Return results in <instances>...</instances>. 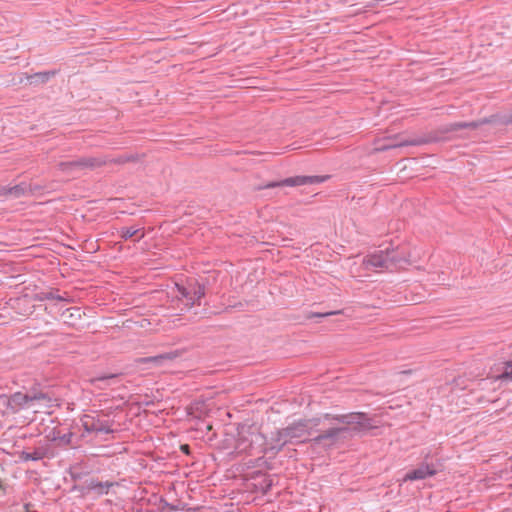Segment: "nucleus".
Wrapping results in <instances>:
<instances>
[{"label":"nucleus","mask_w":512,"mask_h":512,"mask_svg":"<svg viewBox=\"0 0 512 512\" xmlns=\"http://www.w3.org/2000/svg\"><path fill=\"white\" fill-rule=\"evenodd\" d=\"M334 420L339 424H343L344 426L328 429L322 435H319L316 438L317 441H322L324 439H335L340 432L346 430L347 426H350L357 431H367L377 427L376 425L372 424L371 420L365 417L363 414L342 415L335 418Z\"/></svg>","instance_id":"nucleus-1"},{"label":"nucleus","mask_w":512,"mask_h":512,"mask_svg":"<svg viewBox=\"0 0 512 512\" xmlns=\"http://www.w3.org/2000/svg\"><path fill=\"white\" fill-rule=\"evenodd\" d=\"M236 450L238 453L260 454L265 452L264 436L255 427L242 426L239 430Z\"/></svg>","instance_id":"nucleus-2"},{"label":"nucleus","mask_w":512,"mask_h":512,"mask_svg":"<svg viewBox=\"0 0 512 512\" xmlns=\"http://www.w3.org/2000/svg\"><path fill=\"white\" fill-rule=\"evenodd\" d=\"M108 156L85 157L75 161L60 163L63 172L72 173L83 170H93L108 165Z\"/></svg>","instance_id":"nucleus-3"},{"label":"nucleus","mask_w":512,"mask_h":512,"mask_svg":"<svg viewBox=\"0 0 512 512\" xmlns=\"http://www.w3.org/2000/svg\"><path fill=\"white\" fill-rule=\"evenodd\" d=\"M81 425L83 429L90 433H112V422L106 419H103L100 414L97 415H89L85 414L81 417Z\"/></svg>","instance_id":"nucleus-4"},{"label":"nucleus","mask_w":512,"mask_h":512,"mask_svg":"<svg viewBox=\"0 0 512 512\" xmlns=\"http://www.w3.org/2000/svg\"><path fill=\"white\" fill-rule=\"evenodd\" d=\"M33 399L30 395L21 392L14 393L6 399V413L16 414L22 410H28V406H32Z\"/></svg>","instance_id":"nucleus-5"},{"label":"nucleus","mask_w":512,"mask_h":512,"mask_svg":"<svg viewBox=\"0 0 512 512\" xmlns=\"http://www.w3.org/2000/svg\"><path fill=\"white\" fill-rule=\"evenodd\" d=\"M390 260H395L394 257H389V254L387 252H377L371 255H368L363 260V267L365 269H376V268H383L388 266V262Z\"/></svg>","instance_id":"nucleus-6"},{"label":"nucleus","mask_w":512,"mask_h":512,"mask_svg":"<svg viewBox=\"0 0 512 512\" xmlns=\"http://www.w3.org/2000/svg\"><path fill=\"white\" fill-rule=\"evenodd\" d=\"M279 434L282 438H284L285 441L295 439L301 442L305 441L310 435L307 430V425L304 423H298L288 427L282 430Z\"/></svg>","instance_id":"nucleus-7"},{"label":"nucleus","mask_w":512,"mask_h":512,"mask_svg":"<svg viewBox=\"0 0 512 512\" xmlns=\"http://www.w3.org/2000/svg\"><path fill=\"white\" fill-rule=\"evenodd\" d=\"M321 181L322 179L318 176H295L284 179L280 182L267 184L266 188H273L277 186H302L307 184L318 183Z\"/></svg>","instance_id":"nucleus-8"},{"label":"nucleus","mask_w":512,"mask_h":512,"mask_svg":"<svg viewBox=\"0 0 512 512\" xmlns=\"http://www.w3.org/2000/svg\"><path fill=\"white\" fill-rule=\"evenodd\" d=\"M176 288L181 296L187 300L186 305L189 307L193 306L204 296V288L197 283L193 285V289L191 290L179 285H176Z\"/></svg>","instance_id":"nucleus-9"},{"label":"nucleus","mask_w":512,"mask_h":512,"mask_svg":"<svg viewBox=\"0 0 512 512\" xmlns=\"http://www.w3.org/2000/svg\"><path fill=\"white\" fill-rule=\"evenodd\" d=\"M435 474V469L430 467L429 465H421L418 468L408 472L404 478L403 481H415V480H421L425 479L428 476H432Z\"/></svg>","instance_id":"nucleus-10"},{"label":"nucleus","mask_w":512,"mask_h":512,"mask_svg":"<svg viewBox=\"0 0 512 512\" xmlns=\"http://www.w3.org/2000/svg\"><path fill=\"white\" fill-rule=\"evenodd\" d=\"M31 399H33L34 404L28 406V410L33 414L40 412L43 408L49 407L48 403L50 402V398L43 393L34 394L31 396Z\"/></svg>","instance_id":"nucleus-11"},{"label":"nucleus","mask_w":512,"mask_h":512,"mask_svg":"<svg viewBox=\"0 0 512 512\" xmlns=\"http://www.w3.org/2000/svg\"><path fill=\"white\" fill-rule=\"evenodd\" d=\"M108 159L110 160L108 162V165L109 164L123 165L126 163L138 162L141 159V157L138 154H124V155H120L115 158L108 157Z\"/></svg>","instance_id":"nucleus-12"},{"label":"nucleus","mask_w":512,"mask_h":512,"mask_svg":"<svg viewBox=\"0 0 512 512\" xmlns=\"http://www.w3.org/2000/svg\"><path fill=\"white\" fill-rule=\"evenodd\" d=\"M121 238L127 240L133 237L141 239L144 237V231L141 228L127 227L120 230Z\"/></svg>","instance_id":"nucleus-13"},{"label":"nucleus","mask_w":512,"mask_h":512,"mask_svg":"<svg viewBox=\"0 0 512 512\" xmlns=\"http://www.w3.org/2000/svg\"><path fill=\"white\" fill-rule=\"evenodd\" d=\"M387 140H388L387 144L378 145V146L375 147L374 150L376 152H379V151H385V150L396 148V147H400V146L417 145V144H419L418 141H403V142H400V143H396V142L392 141L390 138L387 139Z\"/></svg>","instance_id":"nucleus-14"},{"label":"nucleus","mask_w":512,"mask_h":512,"mask_svg":"<svg viewBox=\"0 0 512 512\" xmlns=\"http://www.w3.org/2000/svg\"><path fill=\"white\" fill-rule=\"evenodd\" d=\"M494 380L512 381V360L504 363L503 371Z\"/></svg>","instance_id":"nucleus-15"},{"label":"nucleus","mask_w":512,"mask_h":512,"mask_svg":"<svg viewBox=\"0 0 512 512\" xmlns=\"http://www.w3.org/2000/svg\"><path fill=\"white\" fill-rule=\"evenodd\" d=\"M27 191V188L25 186H22V185H17V186H14V187H11V188H4L3 189V194H10V195H14V196H20V195H23L25 194V192Z\"/></svg>","instance_id":"nucleus-16"},{"label":"nucleus","mask_w":512,"mask_h":512,"mask_svg":"<svg viewBox=\"0 0 512 512\" xmlns=\"http://www.w3.org/2000/svg\"><path fill=\"white\" fill-rule=\"evenodd\" d=\"M36 298L41 301L46 300V299L60 300V301L63 300V298L61 296L55 295V293L53 291L37 294Z\"/></svg>","instance_id":"nucleus-17"},{"label":"nucleus","mask_w":512,"mask_h":512,"mask_svg":"<svg viewBox=\"0 0 512 512\" xmlns=\"http://www.w3.org/2000/svg\"><path fill=\"white\" fill-rule=\"evenodd\" d=\"M477 126H478V123H476V122H470V123H454V124H450V131H452V130H458V129L465 128V127H472V128H476Z\"/></svg>","instance_id":"nucleus-18"},{"label":"nucleus","mask_w":512,"mask_h":512,"mask_svg":"<svg viewBox=\"0 0 512 512\" xmlns=\"http://www.w3.org/2000/svg\"><path fill=\"white\" fill-rule=\"evenodd\" d=\"M454 386L459 387L460 389H465V388L468 387V385L464 384L463 381L460 382V379H455L454 380Z\"/></svg>","instance_id":"nucleus-19"},{"label":"nucleus","mask_w":512,"mask_h":512,"mask_svg":"<svg viewBox=\"0 0 512 512\" xmlns=\"http://www.w3.org/2000/svg\"><path fill=\"white\" fill-rule=\"evenodd\" d=\"M109 378H112V376H109V377H101V378H95V379H92L91 382L92 383H95L97 381H104V380H107Z\"/></svg>","instance_id":"nucleus-20"},{"label":"nucleus","mask_w":512,"mask_h":512,"mask_svg":"<svg viewBox=\"0 0 512 512\" xmlns=\"http://www.w3.org/2000/svg\"><path fill=\"white\" fill-rule=\"evenodd\" d=\"M109 486H110V485H108V484H105V485H103V484H97L96 486H92V488H93V489H95V488H100V489L102 490L104 487H105V488H108Z\"/></svg>","instance_id":"nucleus-21"},{"label":"nucleus","mask_w":512,"mask_h":512,"mask_svg":"<svg viewBox=\"0 0 512 512\" xmlns=\"http://www.w3.org/2000/svg\"><path fill=\"white\" fill-rule=\"evenodd\" d=\"M181 450H182L184 453L188 454V453H189V446H188V445H186V444H185V445H182V446H181Z\"/></svg>","instance_id":"nucleus-22"}]
</instances>
